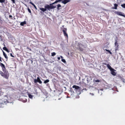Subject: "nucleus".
I'll return each instance as SVG.
<instances>
[{"instance_id":"nucleus-1","label":"nucleus","mask_w":125,"mask_h":125,"mask_svg":"<svg viewBox=\"0 0 125 125\" xmlns=\"http://www.w3.org/2000/svg\"><path fill=\"white\" fill-rule=\"evenodd\" d=\"M55 7V6L50 5H47L44 6V8H45L46 10H48L50 11L51 10L54 8Z\"/></svg>"},{"instance_id":"nucleus-2","label":"nucleus","mask_w":125,"mask_h":125,"mask_svg":"<svg viewBox=\"0 0 125 125\" xmlns=\"http://www.w3.org/2000/svg\"><path fill=\"white\" fill-rule=\"evenodd\" d=\"M78 49L80 51H82L83 50V48L84 47V46L80 42H79L78 44Z\"/></svg>"},{"instance_id":"nucleus-3","label":"nucleus","mask_w":125,"mask_h":125,"mask_svg":"<svg viewBox=\"0 0 125 125\" xmlns=\"http://www.w3.org/2000/svg\"><path fill=\"white\" fill-rule=\"evenodd\" d=\"M72 87L74 88V90L76 91V92H77V91H80L81 90L80 88L78 86L73 85Z\"/></svg>"},{"instance_id":"nucleus-4","label":"nucleus","mask_w":125,"mask_h":125,"mask_svg":"<svg viewBox=\"0 0 125 125\" xmlns=\"http://www.w3.org/2000/svg\"><path fill=\"white\" fill-rule=\"evenodd\" d=\"M34 82L35 83L38 82L40 84H41L42 83V81L41 80L39 77H37V79H34Z\"/></svg>"},{"instance_id":"nucleus-5","label":"nucleus","mask_w":125,"mask_h":125,"mask_svg":"<svg viewBox=\"0 0 125 125\" xmlns=\"http://www.w3.org/2000/svg\"><path fill=\"white\" fill-rule=\"evenodd\" d=\"M115 51H116L118 50V49L119 47V46L117 42V41H116L115 43Z\"/></svg>"},{"instance_id":"nucleus-6","label":"nucleus","mask_w":125,"mask_h":125,"mask_svg":"<svg viewBox=\"0 0 125 125\" xmlns=\"http://www.w3.org/2000/svg\"><path fill=\"white\" fill-rule=\"evenodd\" d=\"M115 13L118 15L122 16L125 17V15H124V13H123L120 12L116 11Z\"/></svg>"},{"instance_id":"nucleus-7","label":"nucleus","mask_w":125,"mask_h":125,"mask_svg":"<svg viewBox=\"0 0 125 125\" xmlns=\"http://www.w3.org/2000/svg\"><path fill=\"white\" fill-rule=\"evenodd\" d=\"M111 73L113 75L115 76L116 74V73L115 72L116 71L114 69L112 68L111 70H110Z\"/></svg>"},{"instance_id":"nucleus-8","label":"nucleus","mask_w":125,"mask_h":125,"mask_svg":"<svg viewBox=\"0 0 125 125\" xmlns=\"http://www.w3.org/2000/svg\"><path fill=\"white\" fill-rule=\"evenodd\" d=\"M9 76V74L8 72H7L6 73H4V76L5 78L8 79Z\"/></svg>"},{"instance_id":"nucleus-9","label":"nucleus","mask_w":125,"mask_h":125,"mask_svg":"<svg viewBox=\"0 0 125 125\" xmlns=\"http://www.w3.org/2000/svg\"><path fill=\"white\" fill-rule=\"evenodd\" d=\"M0 65L2 68L3 71L5 72V68L4 65L2 63L0 62Z\"/></svg>"},{"instance_id":"nucleus-10","label":"nucleus","mask_w":125,"mask_h":125,"mask_svg":"<svg viewBox=\"0 0 125 125\" xmlns=\"http://www.w3.org/2000/svg\"><path fill=\"white\" fill-rule=\"evenodd\" d=\"M66 29H64L63 30V31L65 36H66L67 37H68V35L67 34L66 32Z\"/></svg>"},{"instance_id":"nucleus-11","label":"nucleus","mask_w":125,"mask_h":125,"mask_svg":"<svg viewBox=\"0 0 125 125\" xmlns=\"http://www.w3.org/2000/svg\"><path fill=\"white\" fill-rule=\"evenodd\" d=\"M69 1H70V0H64L63 1H62V2L64 4H65Z\"/></svg>"},{"instance_id":"nucleus-12","label":"nucleus","mask_w":125,"mask_h":125,"mask_svg":"<svg viewBox=\"0 0 125 125\" xmlns=\"http://www.w3.org/2000/svg\"><path fill=\"white\" fill-rule=\"evenodd\" d=\"M3 55L4 56V57H5V58L6 59H7V60H7V59H8V57L7 56V55H6V53H5V52L3 51Z\"/></svg>"},{"instance_id":"nucleus-13","label":"nucleus","mask_w":125,"mask_h":125,"mask_svg":"<svg viewBox=\"0 0 125 125\" xmlns=\"http://www.w3.org/2000/svg\"><path fill=\"white\" fill-rule=\"evenodd\" d=\"M40 10H41L43 12H45V11H46L45 8H40Z\"/></svg>"},{"instance_id":"nucleus-14","label":"nucleus","mask_w":125,"mask_h":125,"mask_svg":"<svg viewBox=\"0 0 125 125\" xmlns=\"http://www.w3.org/2000/svg\"><path fill=\"white\" fill-rule=\"evenodd\" d=\"M26 22L25 21H24L23 22H21L20 23V25L21 26H23L24 24H26Z\"/></svg>"},{"instance_id":"nucleus-15","label":"nucleus","mask_w":125,"mask_h":125,"mask_svg":"<svg viewBox=\"0 0 125 125\" xmlns=\"http://www.w3.org/2000/svg\"><path fill=\"white\" fill-rule=\"evenodd\" d=\"M108 68L110 70H111L113 68H112L109 64L106 65Z\"/></svg>"},{"instance_id":"nucleus-16","label":"nucleus","mask_w":125,"mask_h":125,"mask_svg":"<svg viewBox=\"0 0 125 125\" xmlns=\"http://www.w3.org/2000/svg\"><path fill=\"white\" fill-rule=\"evenodd\" d=\"M3 50L6 51L8 52H9L8 49L5 47H3Z\"/></svg>"},{"instance_id":"nucleus-17","label":"nucleus","mask_w":125,"mask_h":125,"mask_svg":"<svg viewBox=\"0 0 125 125\" xmlns=\"http://www.w3.org/2000/svg\"><path fill=\"white\" fill-rule=\"evenodd\" d=\"M28 96L31 99H32L33 96L30 94H28Z\"/></svg>"},{"instance_id":"nucleus-18","label":"nucleus","mask_w":125,"mask_h":125,"mask_svg":"<svg viewBox=\"0 0 125 125\" xmlns=\"http://www.w3.org/2000/svg\"><path fill=\"white\" fill-rule=\"evenodd\" d=\"M93 81L94 83H97L100 82V81L99 80H95L94 79L93 80Z\"/></svg>"},{"instance_id":"nucleus-19","label":"nucleus","mask_w":125,"mask_h":125,"mask_svg":"<svg viewBox=\"0 0 125 125\" xmlns=\"http://www.w3.org/2000/svg\"><path fill=\"white\" fill-rule=\"evenodd\" d=\"M34 90L35 91V92L34 93V94L37 95L38 94V93L37 92L36 89V88H34Z\"/></svg>"},{"instance_id":"nucleus-20","label":"nucleus","mask_w":125,"mask_h":125,"mask_svg":"<svg viewBox=\"0 0 125 125\" xmlns=\"http://www.w3.org/2000/svg\"><path fill=\"white\" fill-rule=\"evenodd\" d=\"M118 6L117 4H114V7L113 8L115 9H117V7Z\"/></svg>"},{"instance_id":"nucleus-21","label":"nucleus","mask_w":125,"mask_h":125,"mask_svg":"<svg viewBox=\"0 0 125 125\" xmlns=\"http://www.w3.org/2000/svg\"><path fill=\"white\" fill-rule=\"evenodd\" d=\"M61 6L60 4H58L57 5V10H59L60 9L59 8L61 7Z\"/></svg>"},{"instance_id":"nucleus-22","label":"nucleus","mask_w":125,"mask_h":125,"mask_svg":"<svg viewBox=\"0 0 125 125\" xmlns=\"http://www.w3.org/2000/svg\"><path fill=\"white\" fill-rule=\"evenodd\" d=\"M49 80H45L44 82V83H48L49 82Z\"/></svg>"},{"instance_id":"nucleus-23","label":"nucleus","mask_w":125,"mask_h":125,"mask_svg":"<svg viewBox=\"0 0 125 125\" xmlns=\"http://www.w3.org/2000/svg\"><path fill=\"white\" fill-rule=\"evenodd\" d=\"M56 55V53L54 52H53L51 53V55L52 56H54Z\"/></svg>"},{"instance_id":"nucleus-24","label":"nucleus","mask_w":125,"mask_h":125,"mask_svg":"<svg viewBox=\"0 0 125 125\" xmlns=\"http://www.w3.org/2000/svg\"><path fill=\"white\" fill-rule=\"evenodd\" d=\"M5 1V0H0V2L1 3H4Z\"/></svg>"},{"instance_id":"nucleus-25","label":"nucleus","mask_w":125,"mask_h":125,"mask_svg":"<svg viewBox=\"0 0 125 125\" xmlns=\"http://www.w3.org/2000/svg\"><path fill=\"white\" fill-rule=\"evenodd\" d=\"M121 6L123 8L125 9V4L124 3L123 4H122Z\"/></svg>"},{"instance_id":"nucleus-26","label":"nucleus","mask_w":125,"mask_h":125,"mask_svg":"<svg viewBox=\"0 0 125 125\" xmlns=\"http://www.w3.org/2000/svg\"><path fill=\"white\" fill-rule=\"evenodd\" d=\"M64 63H65L66 61L64 59H62L61 60Z\"/></svg>"},{"instance_id":"nucleus-27","label":"nucleus","mask_w":125,"mask_h":125,"mask_svg":"<svg viewBox=\"0 0 125 125\" xmlns=\"http://www.w3.org/2000/svg\"><path fill=\"white\" fill-rule=\"evenodd\" d=\"M27 100L26 99H25L24 100H23L22 101L23 102L25 103L27 101Z\"/></svg>"},{"instance_id":"nucleus-28","label":"nucleus","mask_w":125,"mask_h":125,"mask_svg":"<svg viewBox=\"0 0 125 125\" xmlns=\"http://www.w3.org/2000/svg\"><path fill=\"white\" fill-rule=\"evenodd\" d=\"M105 50L108 52L110 54H112V52L109 50L107 49H105Z\"/></svg>"},{"instance_id":"nucleus-29","label":"nucleus","mask_w":125,"mask_h":125,"mask_svg":"<svg viewBox=\"0 0 125 125\" xmlns=\"http://www.w3.org/2000/svg\"><path fill=\"white\" fill-rule=\"evenodd\" d=\"M8 98V97L7 96H5L4 97V98L5 99V100H6V101H8V99H7Z\"/></svg>"},{"instance_id":"nucleus-30","label":"nucleus","mask_w":125,"mask_h":125,"mask_svg":"<svg viewBox=\"0 0 125 125\" xmlns=\"http://www.w3.org/2000/svg\"><path fill=\"white\" fill-rule=\"evenodd\" d=\"M28 11H29V13H31V10L29 8H28Z\"/></svg>"},{"instance_id":"nucleus-31","label":"nucleus","mask_w":125,"mask_h":125,"mask_svg":"<svg viewBox=\"0 0 125 125\" xmlns=\"http://www.w3.org/2000/svg\"><path fill=\"white\" fill-rule=\"evenodd\" d=\"M0 73L1 74V76H4V73H3L2 72H1Z\"/></svg>"},{"instance_id":"nucleus-32","label":"nucleus","mask_w":125,"mask_h":125,"mask_svg":"<svg viewBox=\"0 0 125 125\" xmlns=\"http://www.w3.org/2000/svg\"><path fill=\"white\" fill-rule=\"evenodd\" d=\"M30 3L33 6L34 5H35L33 3H32V2H30Z\"/></svg>"},{"instance_id":"nucleus-33","label":"nucleus","mask_w":125,"mask_h":125,"mask_svg":"<svg viewBox=\"0 0 125 125\" xmlns=\"http://www.w3.org/2000/svg\"><path fill=\"white\" fill-rule=\"evenodd\" d=\"M59 2V0H57L55 1V3H56L57 2Z\"/></svg>"},{"instance_id":"nucleus-34","label":"nucleus","mask_w":125,"mask_h":125,"mask_svg":"<svg viewBox=\"0 0 125 125\" xmlns=\"http://www.w3.org/2000/svg\"><path fill=\"white\" fill-rule=\"evenodd\" d=\"M55 3V2H53V3H52V4H50V5H51V6H53V4H54Z\"/></svg>"},{"instance_id":"nucleus-35","label":"nucleus","mask_w":125,"mask_h":125,"mask_svg":"<svg viewBox=\"0 0 125 125\" xmlns=\"http://www.w3.org/2000/svg\"><path fill=\"white\" fill-rule=\"evenodd\" d=\"M90 94L92 95V96H93L94 95V94L93 93H90Z\"/></svg>"},{"instance_id":"nucleus-36","label":"nucleus","mask_w":125,"mask_h":125,"mask_svg":"<svg viewBox=\"0 0 125 125\" xmlns=\"http://www.w3.org/2000/svg\"><path fill=\"white\" fill-rule=\"evenodd\" d=\"M13 2V3H14L15 2V0H11Z\"/></svg>"},{"instance_id":"nucleus-37","label":"nucleus","mask_w":125,"mask_h":125,"mask_svg":"<svg viewBox=\"0 0 125 125\" xmlns=\"http://www.w3.org/2000/svg\"><path fill=\"white\" fill-rule=\"evenodd\" d=\"M33 6L36 10H37V8H36V6H35V5H34Z\"/></svg>"},{"instance_id":"nucleus-38","label":"nucleus","mask_w":125,"mask_h":125,"mask_svg":"<svg viewBox=\"0 0 125 125\" xmlns=\"http://www.w3.org/2000/svg\"><path fill=\"white\" fill-rule=\"evenodd\" d=\"M83 90H85V91H86L87 90L86 89V88H85L84 89H83V90H82V92H83Z\"/></svg>"},{"instance_id":"nucleus-39","label":"nucleus","mask_w":125,"mask_h":125,"mask_svg":"<svg viewBox=\"0 0 125 125\" xmlns=\"http://www.w3.org/2000/svg\"><path fill=\"white\" fill-rule=\"evenodd\" d=\"M9 17L10 18H11L12 17V16L11 15H10L9 16Z\"/></svg>"},{"instance_id":"nucleus-40","label":"nucleus","mask_w":125,"mask_h":125,"mask_svg":"<svg viewBox=\"0 0 125 125\" xmlns=\"http://www.w3.org/2000/svg\"><path fill=\"white\" fill-rule=\"evenodd\" d=\"M10 56H11V57H14V56L12 55V53L10 54Z\"/></svg>"},{"instance_id":"nucleus-41","label":"nucleus","mask_w":125,"mask_h":125,"mask_svg":"<svg viewBox=\"0 0 125 125\" xmlns=\"http://www.w3.org/2000/svg\"><path fill=\"white\" fill-rule=\"evenodd\" d=\"M60 57L62 59H63V57L62 56H60Z\"/></svg>"},{"instance_id":"nucleus-42","label":"nucleus","mask_w":125,"mask_h":125,"mask_svg":"<svg viewBox=\"0 0 125 125\" xmlns=\"http://www.w3.org/2000/svg\"><path fill=\"white\" fill-rule=\"evenodd\" d=\"M58 60H59L60 59V57H58Z\"/></svg>"},{"instance_id":"nucleus-43","label":"nucleus","mask_w":125,"mask_h":125,"mask_svg":"<svg viewBox=\"0 0 125 125\" xmlns=\"http://www.w3.org/2000/svg\"><path fill=\"white\" fill-rule=\"evenodd\" d=\"M0 61H1V62H2V60H1V57H0Z\"/></svg>"},{"instance_id":"nucleus-44","label":"nucleus","mask_w":125,"mask_h":125,"mask_svg":"<svg viewBox=\"0 0 125 125\" xmlns=\"http://www.w3.org/2000/svg\"><path fill=\"white\" fill-rule=\"evenodd\" d=\"M63 0H59V1H62Z\"/></svg>"},{"instance_id":"nucleus-45","label":"nucleus","mask_w":125,"mask_h":125,"mask_svg":"<svg viewBox=\"0 0 125 125\" xmlns=\"http://www.w3.org/2000/svg\"><path fill=\"white\" fill-rule=\"evenodd\" d=\"M100 90H101V91H103V90L102 89H100Z\"/></svg>"},{"instance_id":"nucleus-46","label":"nucleus","mask_w":125,"mask_h":125,"mask_svg":"<svg viewBox=\"0 0 125 125\" xmlns=\"http://www.w3.org/2000/svg\"><path fill=\"white\" fill-rule=\"evenodd\" d=\"M81 94V93L80 92L79 94Z\"/></svg>"},{"instance_id":"nucleus-47","label":"nucleus","mask_w":125,"mask_h":125,"mask_svg":"<svg viewBox=\"0 0 125 125\" xmlns=\"http://www.w3.org/2000/svg\"><path fill=\"white\" fill-rule=\"evenodd\" d=\"M123 82H124V81H123Z\"/></svg>"},{"instance_id":"nucleus-48","label":"nucleus","mask_w":125,"mask_h":125,"mask_svg":"<svg viewBox=\"0 0 125 125\" xmlns=\"http://www.w3.org/2000/svg\"><path fill=\"white\" fill-rule=\"evenodd\" d=\"M60 99V98H59V99H58V100H59Z\"/></svg>"},{"instance_id":"nucleus-49","label":"nucleus","mask_w":125,"mask_h":125,"mask_svg":"<svg viewBox=\"0 0 125 125\" xmlns=\"http://www.w3.org/2000/svg\"><path fill=\"white\" fill-rule=\"evenodd\" d=\"M4 46H5V44H4Z\"/></svg>"},{"instance_id":"nucleus-50","label":"nucleus","mask_w":125,"mask_h":125,"mask_svg":"<svg viewBox=\"0 0 125 125\" xmlns=\"http://www.w3.org/2000/svg\"><path fill=\"white\" fill-rule=\"evenodd\" d=\"M98 93H99V90H98Z\"/></svg>"},{"instance_id":"nucleus-51","label":"nucleus","mask_w":125,"mask_h":125,"mask_svg":"<svg viewBox=\"0 0 125 125\" xmlns=\"http://www.w3.org/2000/svg\"><path fill=\"white\" fill-rule=\"evenodd\" d=\"M87 81H88V80H87Z\"/></svg>"}]
</instances>
